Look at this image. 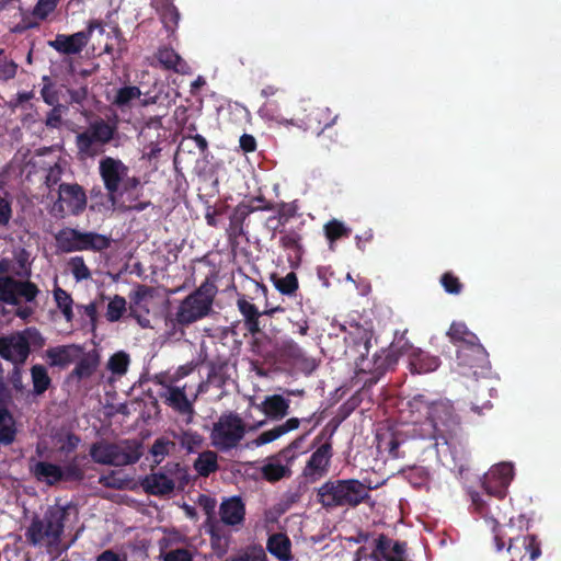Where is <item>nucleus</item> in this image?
<instances>
[{
  "mask_svg": "<svg viewBox=\"0 0 561 561\" xmlns=\"http://www.w3.org/2000/svg\"><path fill=\"white\" fill-rule=\"evenodd\" d=\"M411 405L417 410L424 408L427 415L424 423L413 428V435L421 439L434 440V446L437 445L438 438L446 440V434L451 433L460 424L459 416L448 400L428 402L424 394H416Z\"/></svg>",
  "mask_w": 561,
  "mask_h": 561,
  "instance_id": "obj_1",
  "label": "nucleus"
},
{
  "mask_svg": "<svg viewBox=\"0 0 561 561\" xmlns=\"http://www.w3.org/2000/svg\"><path fill=\"white\" fill-rule=\"evenodd\" d=\"M70 505H50L42 516L34 515L25 530V539L30 546L45 547L48 551L57 549L61 543L65 523Z\"/></svg>",
  "mask_w": 561,
  "mask_h": 561,
  "instance_id": "obj_2",
  "label": "nucleus"
},
{
  "mask_svg": "<svg viewBox=\"0 0 561 561\" xmlns=\"http://www.w3.org/2000/svg\"><path fill=\"white\" fill-rule=\"evenodd\" d=\"M216 293V286L206 280L182 299L175 313L165 319L171 333L174 335L180 331L183 334L184 328L206 318L213 310Z\"/></svg>",
  "mask_w": 561,
  "mask_h": 561,
  "instance_id": "obj_3",
  "label": "nucleus"
},
{
  "mask_svg": "<svg viewBox=\"0 0 561 561\" xmlns=\"http://www.w3.org/2000/svg\"><path fill=\"white\" fill-rule=\"evenodd\" d=\"M371 486L357 479L329 480L317 489V501L327 511L336 507H357L370 499Z\"/></svg>",
  "mask_w": 561,
  "mask_h": 561,
  "instance_id": "obj_4",
  "label": "nucleus"
},
{
  "mask_svg": "<svg viewBox=\"0 0 561 561\" xmlns=\"http://www.w3.org/2000/svg\"><path fill=\"white\" fill-rule=\"evenodd\" d=\"M89 455L95 463L125 467L139 461L144 455V446L136 438L117 443L100 440L90 446Z\"/></svg>",
  "mask_w": 561,
  "mask_h": 561,
  "instance_id": "obj_5",
  "label": "nucleus"
},
{
  "mask_svg": "<svg viewBox=\"0 0 561 561\" xmlns=\"http://www.w3.org/2000/svg\"><path fill=\"white\" fill-rule=\"evenodd\" d=\"M45 337L35 327L0 336V357L13 365H24L31 354V346L42 348Z\"/></svg>",
  "mask_w": 561,
  "mask_h": 561,
  "instance_id": "obj_6",
  "label": "nucleus"
},
{
  "mask_svg": "<svg viewBox=\"0 0 561 561\" xmlns=\"http://www.w3.org/2000/svg\"><path fill=\"white\" fill-rule=\"evenodd\" d=\"M128 172L129 168L121 159L108 156L102 158L99 162V174L107 194L99 192L98 196L104 202L93 203L90 208L96 211L113 210L117 203L116 193Z\"/></svg>",
  "mask_w": 561,
  "mask_h": 561,
  "instance_id": "obj_7",
  "label": "nucleus"
},
{
  "mask_svg": "<svg viewBox=\"0 0 561 561\" xmlns=\"http://www.w3.org/2000/svg\"><path fill=\"white\" fill-rule=\"evenodd\" d=\"M245 433L242 417L237 412H226L213 424L209 439L214 448L227 453L240 445Z\"/></svg>",
  "mask_w": 561,
  "mask_h": 561,
  "instance_id": "obj_8",
  "label": "nucleus"
},
{
  "mask_svg": "<svg viewBox=\"0 0 561 561\" xmlns=\"http://www.w3.org/2000/svg\"><path fill=\"white\" fill-rule=\"evenodd\" d=\"M11 268L9 259L0 260V302L18 306L21 300L36 304L41 290L38 286L28 279H16L13 276L4 275Z\"/></svg>",
  "mask_w": 561,
  "mask_h": 561,
  "instance_id": "obj_9",
  "label": "nucleus"
},
{
  "mask_svg": "<svg viewBox=\"0 0 561 561\" xmlns=\"http://www.w3.org/2000/svg\"><path fill=\"white\" fill-rule=\"evenodd\" d=\"M116 133V127L102 118L92 122L89 127L76 136V147L82 158L101 154L103 146L108 144Z\"/></svg>",
  "mask_w": 561,
  "mask_h": 561,
  "instance_id": "obj_10",
  "label": "nucleus"
},
{
  "mask_svg": "<svg viewBox=\"0 0 561 561\" xmlns=\"http://www.w3.org/2000/svg\"><path fill=\"white\" fill-rule=\"evenodd\" d=\"M87 208V194L78 183H60L58 198L50 208L56 218H65L67 214L79 216Z\"/></svg>",
  "mask_w": 561,
  "mask_h": 561,
  "instance_id": "obj_11",
  "label": "nucleus"
},
{
  "mask_svg": "<svg viewBox=\"0 0 561 561\" xmlns=\"http://www.w3.org/2000/svg\"><path fill=\"white\" fill-rule=\"evenodd\" d=\"M301 440L302 437L295 439L287 447L267 459L266 463L261 468V474L265 481L275 483L282 479L290 478V466L296 458L294 450Z\"/></svg>",
  "mask_w": 561,
  "mask_h": 561,
  "instance_id": "obj_12",
  "label": "nucleus"
},
{
  "mask_svg": "<svg viewBox=\"0 0 561 561\" xmlns=\"http://www.w3.org/2000/svg\"><path fill=\"white\" fill-rule=\"evenodd\" d=\"M96 27H101V23L92 20L82 31L70 35L57 34L54 39L48 42V45L60 55H78L87 47Z\"/></svg>",
  "mask_w": 561,
  "mask_h": 561,
  "instance_id": "obj_13",
  "label": "nucleus"
},
{
  "mask_svg": "<svg viewBox=\"0 0 561 561\" xmlns=\"http://www.w3.org/2000/svg\"><path fill=\"white\" fill-rule=\"evenodd\" d=\"M339 115L332 114L328 106L310 105L304 108L301 116H298L299 127L304 130L316 133L318 136L324 137V131L335 124Z\"/></svg>",
  "mask_w": 561,
  "mask_h": 561,
  "instance_id": "obj_14",
  "label": "nucleus"
},
{
  "mask_svg": "<svg viewBox=\"0 0 561 561\" xmlns=\"http://www.w3.org/2000/svg\"><path fill=\"white\" fill-rule=\"evenodd\" d=\"M513 477L514 468L512 465L506 462L495 465L485 473L482 488L488 496L504 499Z\"/></svg>",
  "mask_w": 561,
  "mask_h": 561,
  "instance_id": "obj_15",
  "label": "nucleus"
},
{
  "mask_svg": "<svg viewBox=\"0 0 561 561\" xmlns=\"http://www.w3.org/2000/svg\"><path fill=\"white\" fill-rule=\"evenodd\" d=\"M159 397L167 407L171 408L179 415L185 416L187 424L193 422L195 409L193 401L186 394L185 386H167L165 390L159 392Z\"/></svg>",
  "mask_w": 561,
  "mask_h": 561,
  "instance_id": "obj_16",
  "label": "nucleus"
},
{
  "mask_svg": "<svg viewBox=\"0 0 561 561\" xmlns=\"http://www.w3.org/2000/svg\"><path fill=\"white\" fill-rule=\"evenodd\" d=\"M219 523L239 530L245 523V503L239 495L224 499L219 505Z\"/></svg>",
  "mask_w": 561,
  "mask_h": 561,
  "instance_id": "obj_17",
  "label": "nucleus"
},
{
  "mask_svg": "<svg viewBox=\"0 0 561 561\" xmlns=\"http://www.w3.org/2000/svg\"><path fill=\"white\" fill-rule=\"evenodd\" d=\"M60 0H37L36 4L30 12H24L20 23L16 25V32H23L31 28L39 27L43 21H46L53 14Z\"/></svg>",
  "mask_w": 561,
  "mask_h": 561,
  "instance_id": "obj_18",
  "label": "nucleus"
},
{
  "mask_svg": "<svg viewBox=\"0 0 561 561\" xmlns=\"http://www.w3.org/2000/svg\"><path fill=\"white\" fill-rule=\"evenodd\" d=\"M139 484L147 494L160 497L170 495L175 489L174 479L162 470L145 476Z\"/></svg>",
  "mask_w": 561,
  "mask_h": 561,
  "instance_id": "obj_19",
  "label": "nucleus"
},
{
  "mask_svg": "<svg viewBox=\"0 0 561 561\" xmlns=\"http://www.w3.org/2000/svg\"><path fill=\"white\" fill-rule=\"evenodd\" d=\"M332 447L329 443L322 444L310 456L304 469V476L312 482L324 476L332 457Z\"/></svg>",
  "mask_w": 561,
  "mask_h": 561,
  "instance_id": "obj_20",
  "label": "nucleus"
},
{
  "mask_svg": "<svg viewBox=\"0 0 561 561\" xmlns=\"http://www.w3.org/2000/svg\"><path fill=\"white\" fill-rule=\"evenodd\" d=\"M237 307L243 317L247 330L253 335L261 332L260 318L263 314L272 316L275 312L284 311L282 307H275L260 312L257 307L254 304L248 301L244 296L238 298Z\"/></svg>",
  "mask_w": 561,
  "mask_h": 561,
  "instance_id": "obj_21",
  "label": "nucleus"
},
{
  "mask_svg": "<svg viewBox=\"0 0 561 561\" xmlns=\"http://www.w3.org/2000/svg\"><path fill=\"white\" fill-rule=\"evenodd\" d=\"M279 354L302 371L312 373L317 368L316 360L307 356L305 351L294 340H285L279 347Z\"/></svg>",
  "mask_w": 561,
  "mask_h": 561,
  "instance_id": "obj_22",
  "label": "nucleus"
},
{
  "mask_svg": "<svg viewBox=\"0 0 561 561\" xmlns=\"http://www.w3.org/2000/svg\"><path fill=\"white\" fill-rule=\"evenodd\" d=\"M457 360L459 366L483 369L489 365V354L479 342L469 346H459Z\"/></svg>",
  "mask_w": 561,
  "mask_h": 561,
  "instance_id": "obj_23",
  "label": "nucleus"
},
{
  "mask_svg": "<svg viewBox=\"0 0 561 561\" xmlns=\"http://www.w3.org/2000/svg\"><path fill=\"white\" fill-rule=\"evenodd\" d=\"M82 353L78 344L59 345L46 350V357L51 367L65 368L72 364Z\"/></svg>",
  "mask_w": 561,
  "mask_h": 561,
  "instance_id": "obj_24",
  "label": "nucleus"
},
{
  "mask_svg": "<svg viewBox=\"0 0 561 561\" xmlns=\"http://www.w3.org/2000/svg\"><path fill=\"white\" fill-rule=\"evenodd\" d=\"M252 213V205L245 203H240L233 208L227 228V237L230 243H237L238 239L245 234L244 222Z\"/></svg>",
  "mask_w": 561,
  "mask_h": 561,
  "instance_id": "obj_25",
  "label": "nucleus"
},
{
  "mask_svg": "<svg viewBox=\"0 0 561 561\" xmlns=\"http://www.w3.org/2000/svg\"><path fill=\"white\" fill-rule=\"evenodd\" d=\"M30 472L36 481L48 486L62 482L61 466L49 461H36L30 463Z\"/></svg>",
  "mask_w": 561,
  "mask_h": 561,
  "instance_id": "obj_26",
  "label": "nucleus"
},
{
  "mask_svg": "<svg viewBox=\"0 0 561 561\" xmlns=\"http://www.w3.org/2000/svg\"><path fill=\"white\" fill-rule=\"evenodd\" d=\"M280 233L279 244L285 251L289 252L288 260L290 265H299L305 252L301 233L295 229L282 230Z\"/></svg>",
  "mask_w": 561,
  "mask_h": 561,
  "instance_id": "obj_27",
  "label": "nucleus"
},
{
  "mask_svg": "<svg viewBox=\"0 0 561 561\" xmlns=\"http://www.w3.org/2000/svg\"><path fill=\"white\" fill-rule=\"evenodd\" d=\"M256 408L262 411L267 419L280 421L288 415L290 401L280 394H272L266 396Z\"/></svg>",
  "mask_w": 561,
  "mask_h": 561,
  "instance_id": "obj_28",
  "label": "nucleus"
},
{
  "mask_svg": "<svg viewBox=\"0 0 561 561\" xmlns=\"http://www.w3.org/2000/svg\"><path fill=\"white\" fill-rule=\"evenodd\" d=\"M440 366L438 356L431 355L421 348H413L409 354V367L412 374H428Z\"/></svg>",
  "mask_w": 561,
  "mask_h": 561,
  "instance_id": "obj_29",
  "label": "nucleus"
},
{
  "mask_svg": "<svg viewBox=\"0 0 561 561\" xmlns=\"http://www.w3.org/2000/svg\"><path fill=\"white\" fill-rule=\"evenodd\" d=\"M81 354L82 356L68 376V379L70 380L76 379L77 381H81L83 379H88L98 370L100 365V354L95 350L88 353L82 352Z\"/></svg>",
  "mask_w": 561,
  "mask_h": 561,
  "instance_id": "obj_30",
  "label": "nucleus"
},
{
  "mask_svg": "<svg viewBox=\"0 0 561 561\" xmlns=\"http://www.w3.org/2000/svg\"><path fill=\"white\" fill-rule=\"evenodd\" d=\"M520 548L525 550V554H529L530 561L537 560L541 554V543L536 535H526L510 539L507 550L512 553H520Z\"/></svg>",
  "mask_w": 561,
  "mask_h": 561,
  "instance_id": "obj_31",
  "label": "nucleus"
},
{
  "mask_svg": "<svg viewBox=\"0 0 561 561\" xmlns=\"http://www.w3.org/2000/svg\"><path fill=\"white\" fill-rule=\"evenodd\" d=\"M9 405L0 403V445L3 446L13 444L18 434L16 421Z\"/></svg>",
  "mask_w": 561,
  "mask_h": 561,
  "instance_id": "obj_32",
  "label": "nucleus"
},
{
  "mask_svg": "<svg viewBox=\"0 0 561 561\" xmlns=\"http://www.w3.org/2000/svg\"><path fill=\"white\" fill-rule=\"evenodd\" d=\"M267 551L280 561H290L291 554V541L289 537L284 533H275L271 535L266 542Z\"/></svg>",
  "mask_w": 561,
  "mask_h": 561,
  "instance_id": "obj_33",
  "label": "nucleus"
},
{
  "mask_svg": "<svg viewBox=\"0 0 561 561\" xmlns=\"http://www.w3.org/2000/svg\"><path fill=\"white\" fill-rule=\"evenodd\" d=\"M299 425H300V420L298 417H290L286 422L279 424V425H276L268 431L262 432L253 440V444L255 446H263L268 443H272V442L278 439L279 437H282L283 435L297 430L299 427Z\"/></svg>",
  "mask_w": 561,
  "mask_h": 561,
  "instance_id": "obj_34",
  "label": "nucleus"
},
{
  "mask_svg": "<svg viewBox=\"0 0 561 561\" xmlns=\"http://www.w3.org/2000/svg\"><path fill=\"white\" fill-rule=\"evenodd\" d=\"M56 244L62 253L81 251V231L65 227L55 234Z\"/></svg>",
  "mask_w": 561,
  "mask_h": 561,
  "instance_id": "obj_35",
  "label": "nucleus"
},
{
  "mask_svg": "<svg viewBox=\"0 0 561 561\" xmlns=\"http://www.w3.org/2000/svg\"><path fill=\"white\" fill-rule=\"evenodd\" d=\"M156 57L161 66L167 70H173L178 73H186L190 69L187 62L171 47H161Z\"/></svg>",
  "mask_w": 561,
  "mask_h": 561,
  "instance_id": "obj_36",
  "label": "nucleus"
},
{
  "mask_svg": "<svg viewBox=\"0 0 561 561\" xmlns=\"http://www.w3.org/2000/svg\"><path fill=\"white\" fill-rule=\"evenodd\" d=\"M450 342L459 346H469L479 343V337L462 322H453L447 331Z\"/></svg>",
  "mask_w": 561,
  "mask_h": 561,
  "instance_id": "obj_37",
  "label": "nucleus"
},
{
  "mask_svg": "<svg viewBox=\"0 0 561 561\" xmlns=\"http://www.w3.org/2000/svg\"><path fill=\"white\" fill-rule=\"evenodd\" d=\"M199 504L203 506L205 513L208 516L207 525H208V533L211 537L213 545H219L221 540H224L225 545L227 543V539L221 536V529L219 526L218 520L211 519V514L214 513L216 501L209 496L202 495L199 497Z\"/></svg>",
  "mask_w": 561,
  "mask_h": 561,
  "instance_id": "obj_38",
  "label": "nucleus"
},
{
  "mask_svg": "<svg viewBox=\"0 0 561 561\" xmlns=\"http://www.w3.org/2000/svg\"><path fill=\"white\" fill-rule=\"evenodd\" d=\"M157 12L169 32H174L179 25L180 12L172 0H159Z\"/></svg>",
  "mask_w": 561,
  "mask_h": 561,
  "instance_id": "obj_39",
  "label": "nucleus"
},
{
  "mask_svg": "<svg viewBox=\"0 0 561 561\" xmlns=\"http://www.w3.org/2000/svg\"><path fill=\"white\" fill-rule=\"evenodd\" d=\"M194 470L199 477L207 478L219 470L218 455L214 450L202 451L193 463Z\"/></svg>",
  "mask_w": 561,
  "mask_h": 561,
  "instance_id": "obj_40",
  "label": "nucleus"
},
{
  "mask_svg": "<svg viewBox=\"0 0 561 561\" xmlns=\"http://www.w3.org/2000/svg\"><path fill=\"white\" fill-rule=\"evenodd\" d=\"M208 366V375L207 380L210 385L221 388L226 385V381L229 379L228 362L221 358L211 359L207 363Z\"/></svg>",
  "mask_w": 561,
  "mask_h": 561,
  "instance_id": "obj_41",
  "label": "nucleus"
},
{
  "mask_svg": "<svg viewBox=\"0 0 561 561\" xmlns=\"http://www.w3.org/2000/svg\"><path fill=\"white\" fill-rule=\"evenodd\" d=\"M112 239L94 231H81V251L101 252L111 247Z\"/></svg>",
  "mask_w": 561,
  "mask_h": 561,
  "instance_id": "obj_42",
  "label": "nucleus"
},
{
  "mask_svg": "<svg viewBox=\"0 0 561 561\" xmlns=\"http://www.w3.org/2000/svg\"><path fill=\"white\" fill-rule=\"evenodd\" d=\"M31 378L35 396L44 394L51 386V378L48 375L47 368L41 364L32 366Z\"/></svg>",
  "mask_w": 561,
  "mask_h": 561,
  "instance_id": "obj_43",
  "label": "nucleus"
},
{
  "mask_svg": "<svg viewBox=\"0 0 561 561\" xmlns=\"http://www.w3.org/2000/svg\"><path fill=\"white\" fill-rule=\"evenodd\" d=\"M84 459H87L85 455H77L61 467L62 482H81L84 480L85 471L79 463V460Z\"/></svg>",
  "mask_w": 561,
  "mask_h": 561,
  "instance_id": "obj_44",
  "label": "nucleus"
},
{
  "mask_svg": "<svg viewBox=\"0 0 561 561\" xmlns=\"http://www.w3.org/2000/svg\"><path fill=\"white\" fill-rule=\"evenodd\" d=\"M271 279L282 295L294 296L299 288L298 277L295 272H289L284 277L272 275Z\"/></svg>",
  "mask_w": 561,
  "mask_h": 561,
  "instance_id": "obj_45",
  "label": "nucleus"
},
{
  "mask_svg": "<svg viewBox=\"0 0 561 561\" xmlns=\"http://www.w3.org/2000/svg\"><path fill=\"white\" fill-rule=\"evenodd\" d=\"M127 310V302L123 296L115 295L108 299L105 318L108 322H117Z\"/></svg>",
  "mask_w": 561,
  "mask_h": 561,
  "instance_id": "obj_46",
  "label": "nucleus"
},
{
  "mask_svg": "<svg viewBox=\"0 0 561 561\" xmlns=\"http://www.w3.org/2000/svg\"><path fill=\"white\" fill-rule=\"evenodd\" d=\"M175 443L167 437H158L151 448L150 454L153 457V462L160 465L162 460L174 449Z\"/></svg>",
  "mask_w": 561,
  "mask_h": 561,
  "instance_id": "obj_47",
  "label": "nucleus"
},
{
  "mask_svg": "<svg viewBox=\"0 0 561 561\" xmlns=\"http://www.w3.org/2000/svg\"><path fill=\"white\" fill-rule=\"evenodd\" d=\"M54 298L57 307L60 309L62 316L68 322L73 319L72 305L73 300L69 293L60 287L54 289Z\"/></svg>",
  "mask_w": 561,
  "mask_h": 561,
  "instance_id": "obj_48",
  "label": "nucleus"
},
{
  "mask_svg": "<svg viewBox=\"0 0 561 561\" xmlns=\"http://www.w3.org/2000/svg\"><path fill=\"white\" fill-rule=\"evenodd\" d=\"M351 233L352 230L337 219H331L324 225V234L331 243L342 238H348Z\"/></svg>",
  "mask_w": 561,
  "mask_h": 561,
  "instance_id": "obj_49",
  "label": "nucleus"
},
{
  "mask_svg": "<svg viewBox=\"0 0 561 561\" xmlns=\"http://www.w3.org/2000/svg\"><path fill=\"white\" fill-rule=\"evenodd\" d=\"M58 444V450L64 455H70L78 448L81 443V438L73 432H67L56 436Z\"/></svg>",
  "mask_w": 561,
  "mask_h": 561,
  "instance_id": "obj_50",
  "label": "nucleus"
},
{
  "mask_svg": "<svg viewBox=\"0 0 561 561\" xmlns=\"http://www.w3.org/2000/svg\"><path fill=\"white\" fill-rule=\"evenodd\" d=\"M141 95V91L136 85H129L124 87L117 90L113 104H115L118 107H124L129 105V103L135 100L139 99Z\"/></svg>",
  "mask_w": 561,
  "mask_h": 561,
  "instance_id": "obj_51",
  "label": "nucleus"
},
{
  "mask_svg": "<svg viewBox=\"0 0 561 561\" xmlns=\"http://www.w3.org/2000/svg\"><path fill=\"white\" fill-rule=\"evenodd\" d=\"M128 365L129 356L125 352H117L113 354L107 362V368L111 373L118 376L126 374Z\"/></svg>",
  "mask_w": 561,
  "mask_h": 561,
  "instance_id": "obj_52",
  "label": "nucleus"
},
{
  "mask_svg": "<svg viewBox=\"0 0 561 561\" xmlns=\"http://www.w3.org/2000/svg\"><path fill=\"white\" fill-rule=\"evenodd\" d=\"M18 64L8 58L4 49L0 48V80L9 81L16 76L18 72Z\"/></svg>",
  "mask_w": 561,
  "mask_h": 561,
  "instance_id": "obj_53",
  "label": "nucleus"
},
{
  "mask_svg": "<svg viewBox=\"0 0 561 561\" xmlns=\"http://www.w3.org/2000/svg\"><path fill=\"white\" fill-rule=\"evenodd\" d=\"M203 442V436L194 431H184L180 436L181 446L188 453H193L196 448H199Z\"/></svg>",
  "mask_w": 561,
  "mask_h": 561,
  "instance_id": "obj_54",
  "label": "nucleus"
},
{
  "mask_svg": "<svg viewBox=\"0 0 561 561\" xmlns=\"http://www.w3.org/2000/svg\"><path fill=\"white\" fill-rule=\"evenodd\" d=\"M66 105L53 106V108L46 114L44 124L47 128L59 129L62 125V114L67 112Z\"/></svg>",
  "mask_w": 561,
  "mask_h": 561,
  "instance_id": "obj_55",
  "label": "nucleus"
},
{
  "mask_svg": "<svg viewBox=\"0 0 561 561\" xmlns=\"http://www.w3.org/2000/svg\"><path fill=\"white\" fill-rule=\"evenodd\" d=\"M440 284L445 291L451 295H459L463 288V285L460 283L459 278L451 272H446L442 275Z\"/></svg>",
  "mask_w": 561,
  "mask_h": 561,
  "instance_id": "obj_56",
  "label": "nucleus"
},
{
  "mask_svg": "<svg viewBox=\"0 0 561 561\" xmlns=\"http://www.w3.org/2000/svg\"><path fill=\"white\" fill-rule=\"evenodd\" d=\"M382 353L383 356H377L375 365L377 370L386 371L392 368L398 363L399 355L393 350L383 351Z\"/></svg>",
  "mask_w": 561,
  "mask_h": 561,
  "instance_id": "obj_57",
  "label": "nucleus"
},
{
  "mask_svg": "<svg viewBox=\"0 0 561 561\" xmlns=\"http://www.w3.org/2000/svg\"><path fill=\"white\" fill-rule=\"evenodd\" d=\"M71 272L78 282L91 277V272L81 256H76L71 260Z\"/></svg>",
  "mask_w": 561,
  "mask_h": 561,
  "instance_id": "obj_58",
  "label": "nucleus"
},
{
  "mask_svg": "<svg viewBox=\"0 0 561 561\" xmlns=\"http://www.w3.org/2000/svg\"><path fill=\"white\" fill-rule=\"evenodd\" d=\"M407 479L414 486H421L428 480V472L423 467L409 468Z\"/></svg>",
  "mask_w": 561,
  "mask_h": 561,
  "instance_id": "obj_59",
  "label": "nucleus"
},
{
  "mask_svg": "<svg viewBox=\"0 0 561 561\" xmlns=\"http://www.w3.org/2000/svg\"><path fill=\"white\" fill-rule=\"evenodd\" d=\"M41 96L43 101L50 106L62 105L59 102V91L55 88L53 83H46L41 90Z\"/></svg>",
  "mask_w": 561,
  "mask_h": 561,
  "instance_id": "obj_60",
  "label": "nucleus"
},
{
  "mask_svg": "<svg viewBox=\"0 0 561 561\" xmlns=\"http://www.w3.org/2000/svg\"><path fill=\"white\" fill-rule=\"evenodd\" d=\"M23 365H13L12 370L8 374V381L11 383L13 390L15 392L22 393L25 390L23 383Z\"/></svg>",
  "mask_w": 561,
  "mask_h": 561,
  "instance_id": "obj_61",
  "label": "nucleus"
},
{
  "mask_svg": "<svg viewBox=\"0 0 561 561\" xmlns=\"http://www.w3.org/2000/svg\"><path fill=\"white\" fill-rule=\"evenodd\" d=\"M471 505L473 511L479 514L481 517H486L488 515V503L482 494L477 491L470 492Z\"/></svg>",
  "mask_w": 561,
  "mask_h": 561,
  "instance_id": "obj_62",
  "label": "nucleus"
},
{
  "mask_svg": "<svg viewBox=\"0 0 561 561\" xmlns=\"http://www.w3.org/2000/svg\"><path fill=\"white\" fill-rule=\"evenodd\" d=\"M163 561H193L192 553L184 548L170 550L163 557Z\"/></svg>",
  "mask_w": 561,
  "mask_h": 561,
  "instance_id": "obj_63",
  "label": "nucleus"
},
{
  "mask_svg": "<svg viewBox=\"0 0 561 561\" xmlns=\"http://www.w3.org/2000/svg\"><path fill=\"white\" fill-rule=\"evenodd\" d=\"M61 174H62V169L58 163L50 165L48 168L47 174L45 176L46 186L50 188L51 186L56 185L60 181Z\"/></svg>",
  "mask_w": 561,
  "mask_h": 561,
  "instance_id": "obj_64",
  "label": "nucleus"
}]
</instances>
